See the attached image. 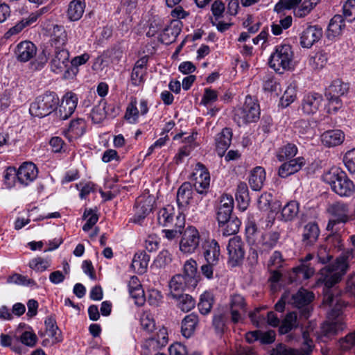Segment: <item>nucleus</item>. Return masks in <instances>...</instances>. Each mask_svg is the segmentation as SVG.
I'll use <instances>...</instances> for the list:
<instances>
[{"mask_svg": "<svg viewBox=\"0 0 355 355\" xmlns=\"http://www.w3.org/2000/svg\"><path fill=\"white\" fill-rule=\"evenodd\" d=\"M83 218L87 219L86 223L83 227L84 232L89 231L98 220V215L92 209H85Z\"/></svg>", "mask_w": 355, "mask_h": 355, "instance_id": "nucleus-55", "label": "nucleus"}, {"mask_svg": "<svg viewBox=\"0 0 355 355\" xmlns=\"http://www.w3.org/2000/svg\"><path fill=\"white\" fill-rule=\"evenodd\" d=\"M51 42L55 44H65L67 42V33L63 26H55L51 35Z\"/></svg>", "mask_w": 355, "mask_h": 355, "instance_id": "nucleus-48", "label": "nucleus"}, {"mask_svg": "<svg viewBox=\"0 0 355 355\" xmlns=\"http://www.w3.org/2000/svg\"><path fill=\"white\" fill-rule=\"evenodd\" d=\"M298 212V202L296 201H290L282 208V216L286 221L292 220L297 216Z\"/></svg>", "mask_w": 355, "mask_h": 355, "instance_id": "nucleus-42", "label": "nucleus"}, {"mask_svg": "<svg viewBox=\"0 0 355 355\" xmlns=\"http://www.w3.org/2000/svg\"><path fill=\"white\" fill-rule=\"evenodd\" d=\"M176 300L177 306L184 312H188L195 307V300L188 294L178 295L177 297H172Z\"/></svg>", "mask_w": 355, "mask_h": 355, "instance_id": "nucleus-41", "label": "nucleus"}, {"mask_svg": "<svg viewBox=\"0 0 355 355\" xmlns=\"http://www.w3.org/2000/svg\"><path fill=\"white\" fill-rule=\"evenodd\" d=\"M343 13L348 21L355 19V0H347L343 6Z\"/></svg>", "mask_w": 355, "mask_h": 355, "instance_id": "nucleus-57", "label": "nucleus"}, {"mask_svg": "<svg viewBox=\"0 0 355 355\" xmlns=\"http://www.w3.org/2000/svg\"><path fill=\"white\" fill-rule=\"evenodd\" d=\"M293 58L291 46H277L270 55L269 64L276 72L282 73L291 68Z\"/></svg>", "mask_w": 355, "mask_h": 355, "instance_id": "nucleus-5", "label": "nucleus"}, {"mask_svg": "<svg viewBox=\"0 0 355 355\" xmlns=\"http://www.w3.org/2000/svg\"><path fill=\"white\" fill-rule=\"evenodd\" d=\"M192 185L189 182H184L177 192V203L179 209L183 212L192 199Z\"/></svg>", "mask_w": 355, "mask_h": 355, "instance_id": "nucleus-20", "label": "nucleus"}, {"mask_svg": "<svg viewBox=\"0 0 355 355\" xmlns=\"http://www.w3.org/2000/svg\"><path fill=\"white\" fill-rule=\"evenodd\" d=\"M313 293L301 288L295 294L290 296L291 304L296 307H302L309 304L313 299Z\"/></svg>", "mask_w": 355, "mask_h": 355, "instance_id": "nucleus-29", "label": "nucleus"}, {"mask_svg": "<svg viewBox=\"0 0 355 355\" xmlns=\"http://www.w3.org/2000/svg\"><path fill=\"white\" fill-rule=\"evenodd\" d=\"M266 180V172L261 166L255 167L250 173L249 184L254 191H259L263 187Z\"/></svg>", "mask_w": 355, "mask_h": 355, "instance_id": "nucleus-27", "label": "nucleus"}, {"mask_svg": "<svg viewBox=\"0 0 355 355\" xmlns=\"http://www.w3.org/2000/svg\"><path fill=\"white\" fill-rule=\"evenodd\" d=\"M322 29L318 26H309L302 33L301 44H314L322 37Z\"/></svg>", "mask_w": 355, "mask_h": 355, "instance_id": "nucleus-21", "label": "nucleus"}, {"mask_svg": "<svg viewBox=\"0 0 355 355\" xmlns=\"http://www.w3.org/2000/svg\"><path fill=\"white\" fill-rule=\"evenodd\" d=\"M280 233L277 231H270L261 235L256 243V257L258 254L263 255L268 254L278 243Z\"/></svg>", "mask_w": 355, "mask_h": 355, "instance_id": "nucleus-7", "label": "nucleus"}, {"mask_svg": "<svg viewBox=\"0 0 355 355\" xmlns=\"http://www.w3.org/2000/svg\"><path fill=\"white\" fill-rule=\"evenodd\" d=\"M327 62V54L318 51L313 55H311L309 59V64L315 69H322L324 67Z\"/></svg>", "mask_w": 355, "mask_h": 355, "instance_id": "nucleus-53", "label": "nucleus"}, {"mask_svg": "<svg viewBox=\"0 0 355 355\" xmlns=\"http://www.w3.org/2000/svg\"><path fill=\"white\" fill-rule=\"evenodd\" d=\"M78 98L71 92H67L62 97L61 103L58 107V116L62 120H66L74 112Z\"/></svg>", "mask_w": 355, "mask_h": 355, "instance_id": "nucleus-10", "label": "nucleus"}, {"mask_svg": "<svg viewBox=\"0 0 355 355\" xmlns=\"http://www.w3.org/2000/svg\"><path fill=\"white\" fill-rule=\"evenodd\" d=\"M171 260V254L168 250H164L159 253L155 260V264L157 267L163 268L170 263Z\"/></svg>", "mask_w": 355, "mask_h": 355, "instance_id": "nucleus-62", "label": "nucleus"}, {"mask_svg": "<svg viewBox=\"0 0 355 355\" xmlns=\"http://www.w3.org/2000/svg\"><path fill=\"white\" fill-rule=\"evenodd\" d=\"M90 117L94 123H99L106 117L105 107L98 105L95 106L90 112Z\"/></svg>", "mask_w": 355, "mask_h": 355, "instance_id": "nucleus-58", "label": "nucleus"}, {"mask_svg": "<svg viewBox=\"0 0 355 355\" xmlns=\"http://www.w3.org/2000/svg\"><path fill=\"white\" fill-rule=\"evenodd\" d=\"M69 53L64 49L57 48L54 57L51 60V69L53 72L58 73L64 69L69 64Z\"/></svg>", "mask_w": 355, "mask_h": 355, "instance_id": "nucleus-18", "label": "nucleus"}, {"mask_svg": "<svg viewBox=\"0 0 355 355\" xmlns=\"http://www.w3.org/2000/svg\"><path fill=\"white\" fill-rule=\"evenodd\" d=\"M198 324V317L195 313L186 315L182 321L181 331L182 336L187 338H190L194 333Z\"/></svg>", "mask_w": 355, "mask_h": 355, "instance_id": "nucleus-28", "label": "nucleus"}, {"mask_svg": "<svg viewBox=\"0 0 355 355\" xmlns=\"http://www.w3.org/2000/svg\"><path fill=\"white\" fill-rule=\"evenodd\" d=\"M17 180V172L15 168L8 167L4 173V182L8 187H12Z\"/></svg>", "mask_w": 355, "mask_h": 355, "instance_id": "nucleus-63", "label": "nucleus"}, {"mask_svg": "<svg viewBox=\"0 0 355 355\" xmlns=\"http://www.w3.org/2000/svg\"><path fill=\"white\" fill-rule=\"evenodd\" d=\"M323 181L331 190L341 197H349L355 192V185L345 172L338 168H331L322 175Z\"/></svg>", "mask_w": 355, "mask_h": 355, "instance_id": "nucleus-2", "label": "nucleus"}, {"mask_svg": "<svg viewBox=\"0 0 355 355\" xmlns=\"http://www.w3.org/2000/svg\"><path fill=\"white\" fill-rule=\"evenodd\" d=\"M303 346L299 350H295L293 355H310L313 351L314 345L313 340L310 338L307 331L302 333Z\"/></svg>", "mask_w": 355, "mask_h": 355, "instance_id": "nucleus-44", "label": "nucleus"}, {"mask_svg": "<svg viewBox=\"0 0 355 355\" xmlns=\"http://www.w3.org/2000/svg\"><path fill=\"white\" fill-rule=\"evenodd\" d=\"M193 176L195 180L193 186L196 191L200 194L207 193L210 184V175L202 164L198 162L196 164Z\"/></svg>", "mask_w": 355, "mask_h": 355, "instance_id": "nucleus-8", "label": "nucleus"}, {"mask_svg": "<svg viewBox=\"0 0 355 355\" xmlns=\"http://www.w3.org/2000/svg\"><path fill=\"white\" fill-rule=\"evenodd\" d=\"M149 256L145 252L136 253L132 259L131 267L138 274H143L146 272L148 262Z\"/></svg>", "mask_w": 355, "mask_h": 355, "instance_id": "nucleus-34", "label": "nucleus"}, {"mask_svg": "<svg viewBox=\"0 0 355 355\" xmlns=\"http://www.w3.org/2000/svg\"><path fill=\"white\" fill-rule=\"evenodd\" d=\"M260 116V107L257 99L247 96L241 107L234 110V121L239 126L257 121Z\"/></svg>", "mask_w": 355, "mask_h": 355, "instance_id": "nucleus-3", "label": "nucleus"}, {"mask_svg": "<svg viewBox=\"0 0 355 355\" xmlns=\"http://www.w3.org/2000/svg\"><path fill=\"white\" fill-rule=\"evenodd\" d=\"M322 101L321 94L318 93L306 94L302 100V110L306 114H313L318 111Z\"/></svg>", "mask_w": 355, "mask_h": 355, "instance_id": "nucleus-14", "label": "nucleus"}, {"mask_svg": "<svg viewBox=\"0 0 355 355\" xmlns=\"http://www.w3.org/2000/svg\"><path fill=\"white\" fill-rule=\"evenodd\" d=\"M318 3L317 0H302L294 10V16L304 18L309 15Z\"/></svg>", "mask_w": 355, "mask_h": 355, "instance_id": "nucleus-37", "label": "nucleus"}, {"mask_svg": "<svg viewBox=\"0 0 355 355\" xmlns=\"http://www.w3.org/2000/svg\"><path fill=\"white\" fill-rule=\"evenodd\" d=\"M241 225V221L236 217H232L223 223H218L220 232L223 236H230L236 234Z\"/></svg>", "mask_w": 355, "mask_h": 355, "instance_id": "nucleus-35", "label": "nucleus"}, {"mask_svg": "<svg viewBox=\"0 0 355 355\" xmlns=\"http://www.w3.org/2000/svg\"><path fill=\"white\" fill-rule=\"evenodd\" d=\"M236 200L238 202V207L241 211H245L250 202L248 188L245 182H239L237 185Z\"/></svg>", "mask_w": 355, "mask_h": 355, "instance_id": "nucleus-33", "label": "nucleus"}, {"mask_svg": "<svg viewBox=\"0 0 355 355\" xmlns=\"http://www.w3.org/2000/svg\"><path fill=\"white\" fill-rule=\"evenodd\" d=\"M297 153V147L293 144L288 143L278 149L276 157L279 162H283L293 158Z\"/></svg>", "mask_w": 355, "mask_h": 355, "instance_id": "nucleus-39", "label": "nucleus"}, {"mask_svg": "<svg viewBox=\"0 0 355 355\" xmlns=\"http://www.w3.org/2000/svg\"><path fill=\"white\" fill-rule=\"evenodd\" d=\"M20 340L24 345L33 347L37 343V337L33 331H25L21 334Z\"/></svg>", "mask_w": 355, "mask_h": 355, "instance_id": "nucleus-61", "label": "nucleus"}, {"mask_svg": "<svg viewBox=\"0 0 355 355\" xmlns=\"http://www.w3.org/2000/svg\"><path fill=\"white\" fill-rule=\"evenodd\" d=\"M137 99L133 98L128 104L125 114V119L130 123H135L139 117V111L137 107Z\"/></svg>", "mask_w": 355, "mask_h": 355, "instance_id": "nucleus-51", "label": "nucleus"}, {"mask_svg": "<svg viewBox=\"0 0 355 355\" xmlns=\"http://www.w3.org/2000/svg\"><path fill=\"white\" fill-rule=\"evenodd\" d=\"M232 137V130L225 128L216 137V150L219 156L222 157L231 144Z\"/></svg>", "mask_w": 355, "mask_h": 355, "instance_id": "nucleus-22", "label": "nucleus"}, {"mask_svg": "<svg viewBox=\"0 0 355 355\" xmlns=\"http://www.w3.org/2000/svg\"><path fill=\"white\" fill-rule=\"evenodd\" d=\"M317 258L319 263L325 264L332 259L327 245H320L317 251Z\"/></svg>", "mask_w": 355, "mask_h": 355, "instance_id": "nucleus-59", "label": "nucleus"}, {"mask_svg": "<svg viewBox=\"0 0 355 355\" xmlns=\"http://www.w3.org/2000/svg\"><path fill=\"white\" fill-rule=\"evenodd\" d=\"M7 283L26 286H37V284L33 279L17 273L9 276L7 279Z\"/></svg>", "mask_w": 355, "mask_h": 355, "instance_id": "nucleus-46", "label": "nucleus"}, {"mask_svg": "<svg viewBox=\"0 0 355 355\" xmlns=\"http://www.w3.org/2000/svg\"><path fill=\"white\" fill-rule=\"evenodd\" d=\"M140 324L144 330L151 333L155 329V322L150 313L144 311L140 318Z\"/></svg>", "mask_w": 355, "mask_h": 355, "instance_id": "nucleus-52", "label": "nucleus"}, {"mask_svg": "<svg viewBox=\"0 0 355 355\" xmlns=\"http://www.w3.org/2000/svg\"><path fill=\"white\" fill-rule=\"evenodd\" d=\"M17 181L22 185H28L37 176V168L33 163L25 162L17 171Z\"/></svg>", "mask_w": 355, "mask_h": 355, "instance_id": "nucleus-12", "label": "nucleus"}, {"mask_svg": "<svg viewBox=\"0 0 355 355\" xmlns=\"http://www.w3.org/2000/svg\"><path fill=\"white\" fill-rule=\"evenodd\" d=\"M243 243L239 236L230 239L227 247L229 255V263L232 266H237L244 258L245 250Z\"/></svg>", "mask_w": 355, "mask_h": 355, "instance_id": "nucleus-9", "label": "nucleus"}, {"mask_svg": "<svg viewBox=\"0 0 355 355\" xmlns=\"http://www.w3.org/2000/svg\"><path fill=\"white\" fill-rule=\"evenodd\" d=\"M322 144L328 148L340 145L345 140V134L340 130H330L325 131L320 137Z\"/></svg>", "mask_w": 355, "mask_h": 355, "instance_id": "nucleus-16", "label": "nucleus"}, {"mask_svg": "<svg viewBox=\"0 0 355 355\" xmlns=\"http://www.w3.org/2000/svg\"><path fill=\"white\" fill-rule=\"evenodd\" d=\"M283 261L282 253L279 251H275L269 259L268 266L271 270H276L282 266Z\"/></svg>", "mask_w": 355, "mask_h": 355, "instance_id": "nucleus-64", "label": "nucleus"}, {"mask_svg": "<svg viewBox=\"0 0 355 355\" xmlns=\"http://www.w3.org/2000/svg\"><path fill=\"white\" fill-rule=\"evenodd\" d=\"M86 123L83 119H77L70 123L69 132L72 136L78 137L82 136L85 131Z\"/></svg>", "mask_w": 355, "mask_h": 355, "instance_id": "nucleus-50", "label": "nucleus"}, {"mask_svg": "<svg viewBox=\"0 0 355 355\" xmlns=\"http://www.w3.org/2000/svg\"><path fill=\"white\" fill-rule=\"evenodd\" d=\"M200 235L193 226H188L182 232L179 243L180 250L186 254H191L198 248Z\"/></svg>", "mask_w": 355, "mask_h": 355, "instance_id": "nucleus-6", "label": "nucleus"}, {"mask_svg": "<svg viewBox=\"0 0 355 355\" xmlns=\"http://www.w3.org/2000/svg\"><path fill=\"white\" fill-rule=\"evenodd\" d=\"M218 100L217 92L211 89L205 88L204 94L200 101V105H202L207 108L211 107V105Z\"/></svg>", "mask_w": 355, "mask_h": 355, "instance_id": "nucleus-54", "label": "nucleus"}, {"mask_svg": "<svg viewBox=\"0 0 355 355\" xmlns=\"http://www.w3.org/2000/svg\"><path fill=\"white\" fill-rule=\"evenodd\" d=\"M327 211L338 222L345 223L347 220L349 209L348 205L344 202H336L329 206Z\"/></svg>", "mask_w": 355, "mask_h": 355, "instance_id": "nucleus-26", "label": "nucleus"}, {"mask_svg": "<svg viewBox=\"0 0 355 355\" xmlns=\"http://www.w3.org/2000/svg\"><path fill=\"white\" fill-rule=\"evenodd\" d=\"M246 304L244 297L239 294L231 295L230 300V309L232 321L239 322L242 315L246 312Z\"/></svg>", "mask_w": 355, "mask_h": 355, "instance_id": "nucleus-11", "label": "nucleus"}, {"mask_svg": "<svg viewBox=\"0 0 355 355\" xmlns=\"http://www.w3.org/2000/svg\"><path fill=\"white\" fill-rule=\"evenodd\" d=\"M349 85L341 80L336 79L332 81L331 85L326 89L325 96L332 99V102L339 104L338 98L345 96L349 91Z\"/></svg>", "mask_w": 355, "mask_h": 355, "instance_id": "nucleus-13", "label": "nucleus"}, {"mask_svg": "<svg viewBox=\"0 0 355 355\" xmlns=\"http://www.w3.org/2000/svg\"><path fill=\"white\" fill-rule=\"evenodd\" d=\"M51 264L50 258L36 257L31 259L28 262V266L36 272H42L46 270Z\"/></svg>", "mask_w": 355, "mask_h": 355, "instance_id": "nucleus-40", "label": "nucleus"}, {"mask_svg": "<svg viewBox=\"0 0 355 355\" xmlns=\"http://www.w3.org/2000/svg\"><path fill=\"white\" fill-rule=\"evenodd\" d=\"M320 230L315 223H309L303 230L302 243L305 246H312L318 240Z\"/></svg>", "mask_w": 355, "mask_h": 355, "instance_id": "nucleus-24", "label": "nucleus"}, {"mask_svg": "<svg viewBox=\"0 0 355 355\" xmlns=\"http://www.w3.org/2000/svg\"><path fill=\"white\" fill-rule=\"evenodd\" d=\"M339 345L342 350L347 351L355 346V331L348 334L339 340Z\"/></svg>", "mask_w": 355, "mask_h": 355, "instance_id": "nucleus-60", "label": "nucleus"}, {"mask_svg": "<svg viewBox=\"0 0 355 355\" xmlns=\"http://www.w3.org/2000/svg\"><path fill=\"white\" fill-rule=\"evenodd\" d=\"M173 207L168 205L161 209L157 214V220L164 227H173L175 222Z\"/></svg>", "mask_w": 355, "mask_h": 355, "instance_id": "nucleus-31", "label": "nucleus"}, {"mask_svg": "<svg viewBox=\"0 0 355 355\" xmlns=\"http://www.w3.org/2000/svg\"><path fill=\"white\" fill-rule=\"evenodd\" d=\"M297 85L295 80H292L288 83L280 100L283 107L288 106L295 100L297 96Z\"/></svg>", "mask_w": 355, "mask_h": 355, "instance_id": "nucleus-38", "label": "nucleus"}, {"mask_svg": "<svg viewBox=\"0 0 355 355\" xmlns=\"http://www.w3.org/2000/svg\"><path fill=\"white\" fill-rule=\"evenodd\" d=\"M169 295L171 297H177L181 295L185 288H193L196 286H190L189 280L182 275H176L173 276L169 282Z\"/></svg>", "mask_w": 355, "mask_h": 355, "instance_id": "nucleus-17", "label": "nucleus"}, {"mask_svg": "<svg viewBox=\"0 0 355 355\" xmlns=\"http://www.w3.org/2000/svg\"><path fill=\"white\" fill-rule=\"evenodd\" d=\"M302 0H279L275 6L274 10L278 14L283 13L285 10L295 9Z\"/></svg>", "mask_w": 355, "mask_h": 355, "instance_id": "nucleus-45", "label": "nucleus"}, {"mask_svg": "<svg viewBox=\"0 0 355 355\" xmlns=\"http://www.w3.org/2000/svg\"><path fill=\"white\" fill-rule=\"evenodd\" d=\"M203 256L207 263H218L220 257V246L216 240L212 239L205 243Z\"/></svg>", "mask_w": 355, "mask_h": 355, "instance_id": "nucleus-19", "label": "nucleus"}, {"mask_svg": "<svg viewBox=\"0 0 355 355\" xmlns=\"http://www.w3.org/2000/svg\"><path fill=\"white\" fill-rule=\"evenodd\" d=\"M305 165V159L302 157H298L282 164L278 170V174L281 178H285L294 174Z\"/></svg>", "mask_w": 355, "mask_h": 355, "instance_id": "nucleus-15", "label": "nucleus"}, {"mask_svg": "<svg viewBox=\"0 0 355 355\" xmlns=\"http://www.w3.org/2000/svg\"><path fill=\"white\" fill-rule=\"evenodd\" d=\"M197 266L196 261L193 259L187 261L184 265V275H182L189 280V285L190 286H197L198 281Z\"/></svg>", "mask_w": 355, "mask_h": 355, "instance_id": "nucleus-32", "label": "nucleus"}, {"mask_svg": "<svg viewBox=\"0 0 355 355\" xmlns=\"http://www.w3.org/2000/svg\"><path fill=\"white\" fill-rule=\"evenodd\" d=\"M263 89L268 92H277L280 90V85L274 76L266 74L263 79Z\"/></svg>", "mask_w": 355, "mask_h": 355, "instance_id": "nucleus-49", "label": "nucleus"}, {"mask_svg": "<svg viewBox=\"0 0 355 355\" xmlns=\"http://www.w3.org/2000/svg\"><path fill=\"white\" fill-rule=\"evenodd\" d=\"M213 305V297L209 293H204L200 295L198 304L199 311L203 315L210 312Z\"/></svg>", "mask_w": 355, "mask_h": 355, "instance_id": "nucleus-47", "label": "nucleus"}, {"mask_svg": "<svg viewBox=\"0 0 355 355\" xmlns=\"http://www.w3.org/2000/svg\"><path fill=\"white\" fill-rule=\"evenodd\" d=\"M345 27V19L341 15H335L331 19L328 26L327 37L333 40L339 36Z\"/></svg>", "mask_w": 355, "mask_h": 355, "instance_id": "nucleus-25", "label": "nucleus"}, {"mask_svg": "<svg viewBox=\"0 0 355 355\" xmlns=\"http://www.w3.org/2000/svg\"><path fill=\"white\" fill-rule=\"evenodd\" d=\"M85 8V0H73L71 1L67 10L69 19L73 21L79 20L84 13Z\"/></svg>", "mask_w": 355, "mask_h": 355, "instance_id": "nucleus-30", "label": "nucleus"}, {"mask_svg": "<svg viewBox=\"0 0 355 355\" xmlns=\"http://www.w3.org/2000/svg\"><path fill=\"white\" fill-rule=\"evenodd\" d=\"M352 250H348L343 252L332 264H330L321 270L322 281L324 284L323 304L328 306L330 310L328 311V318L331 322H325L322 329L325 336L338 334L346 328L345 323L340 318L343 309L346 306L345 303L338 295H334L331 289L336 284L339 282L342 277L346 273L349 268V260L352 258Z\"/></svg>", "mask_w": 355, "mask_h": 355, "instance_id": "nucleus-1", "label": "nucleus"}, {"mask_svg": "<svg viewBox=\"0 0 355 355\" xmlns=\"http://www.w3.org/2000/svg\"><path fill=\"white\" fill-rule=\"evenodd\" d=\"M297 326V313L295 312H291L284 319L279 327V331L282 334H286Z\"/></svg>", "mask_w": 355, "mask_h": 355, "instance_id": "nucleus-43", "label": "nucleus"}, {"mask_svg": "<svg viewBox=\"0 0 355 355\" xmlns=\"http://www.w3.org/2000/svg\"><path fill=\"white\" fill-rule=\"evenodd\" d=\"M59 98L53 92H46L38 96L31 104L29 112L32 116L44 117L52 113L58 107Z\"/></svg>", "mask_w": 355, "mask_h": 355, "instance_id": "nucleus-4", "label": "nucleus"}, {"mask_svg": "<svg viewBox=\"0 0 355 355\" xmlns=\"http://www.w3.org/2000/svg\"><path fill=\"white\" fill-rule=\"evenodd\" d=\"M36 46H17L15 54L20 62H27L36 55Z\"/></svg>", "mask_w": 355, "mask_h": 355, "instance_id": "nucleus-36", "label": "nucleus"}, {"mask_svg": "<svg viewBox=\"0 0 355 355\" xmlns=\"http://www.w3.org/2000/svg\"><path fill=\"white\" fill-rule=\"evenodd\" d=\"M185 225L184 216L180 213L175 217V222L171 229H165L162 230L163 236L169 241L179 237L182 234V230Z\"/></svg>", "mask_w": 355, "mask_h": 355, "instance_id": "nucleus-23", "label": "nucleus"}, {"mask_svg": "<svg viewBox=\"0 0 355 355\" xmlns=\"http://www.w3.org/2000/svg\"><path fill=\"white\" fill-rule=\"evenodd\" d=\"M343 162L346 168L350 173H355V148L347 150L345 153Z\"/></svg>", "mask_w": 355, "mask_h": 355, "instance_id": "nucleus-56", "label": "nucleus"}]
</instances>
